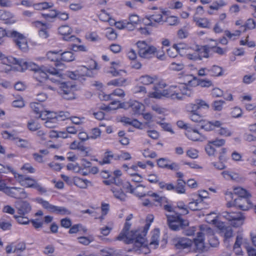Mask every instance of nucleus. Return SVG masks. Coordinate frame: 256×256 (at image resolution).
Here are the masks:
<instances>
[{"mask_svg": "<svg viewBox=\"0 0 256 256\" xmlns=\"http://www.w3.org/2000/svg\"><path fill=\"white\" fill-rule=\"evenodd\" d=\"M132 218V214L128 215L126 218V222L124 227L116 238L118 240H123L127 244H133V249L134 250H138L142 246L148 245L146 242L145 236L150 226V223H146L142 228H140L136 230H131L129 232L131 224L128 222Z\"/></svg>", "mask_w": 256, "mask_h": 256, "instance_id": "1", "label": "nucleus"}, {"mask_svg": "<svg viewBox=\"0 0 256 256\" xmlns=\"http://www.w3.org/2000/svg\"><path fill=\"white\" fill-rule=\"evenodd\" d=\"M20 66L39 74L44 78H48V74H57L56 69L54 68H48L44 66H40L33 62L24 60H20Z\"/></svg>", "mask_w": 256, "mask_h": 256, "instance_id": "2", "label": "nucleus"}, {"mask_svg": "<svg viewBox=\"0 0 256 256\" xmlns=\"http://www.w3.org/2000/svg\"><path fill=\"white\" fill-rule=\"evenodd\" d=\"M222 122L220 120H213L208 121L201 124V128L206 131H210L219 128L218 134L223 136H230L232 133L227 128L222 127Z\"/></svg>", "mask_w": 256, "mask_h": 256, "instance_id": "3", "label": "nucleus"}, {"mask_svg": "<svg viewBox=\"0 0 256 256\" xmlns=\"http://www.w3.org/2000/svg\"><path fill=\"white\" fill-rule=\"evenodd\" d=\"M138 48V56L144 59H150L154 56L156 48L152 45L148 44L145 41H139L137 42Z\"/></svg>", "mask_w": 256, "mask_h": 256, "instance_id": "4", "label": "nucleus"}, {"mask_svg": "<svg viewBox=\"0 0 256 256\" xmlns=\"http://www.w3.org/2000/svg\"><path fill=\"white\" fill-rule=\"evenodd\" d=\"M220 216L230 222V224L234 227H239L244 224V217L240 212L224 211L220 214Z\"/></svg>", "mask_w": 256, "mask_h": 256, "instance_id": "5", "label": "nucleus"}, {"mask_svg": "<svg viewBox=\"0 0 256 256\" xmlns=\"http://www.w3.org/2000/svg\"><path fill=\"white\" fill-rule=\"evenodd\" d=\"M190 49L194 51L192 53H189L186 54L188 59L194 60H201L202 58H208V49L206 46H200L195 45L190 47Z\"/></svg>", "mask_w": 256, "mask_h": 256, "instance_id": "6", "label": "nucleus"}, {"mask_svg": "<svg viewBox=\"0 0 256 256\" xmlns=\"http://www.w3.org/2000/svg\"><path fill=\"white\" fill-rule=\"evenodd\" d=\"M8 34H10V37L13 38V40L18 48L24 52L28 50L27 40L23 34L14 30H12Z\"/></svg>", "mask_w": 256, "mask_h": 256, "instance_id": "7", "label": "nucleus"}, {"mask_svg": "<svg viewBox=\"0 0 256 256\" xmlns=\"http://www.w3.org/2000/svg\"><path fill=\"white\" fill-rule=\"evenodd\" d=\"M164 12L160 10L154 14L146 16L144 19L145 25L156 26L158 24H162L164 22L163 19Z\"/></svg>", "mask_w": 256, "mask_h": 256, "instance_id": "8", "label": "nucleus"}, {"mask_svg": "<svg viewBox=\"0 0 256 256\" xmlns=\"http://www.w3.org/2000/svg\"><path fill=\"white\" fill-rule=\"evenodd\" d=\"M4 193L9 196L16 199H24L28 197L25 190L20 187H8L5 188Z\"/></svg>", "mask_w": 256, "mask_h": 256, "instance_id": "9", "label": "nucleus"}, {"mask_svg": "<svg viewBox=\"0 0 256 256\" xmlns=\"http://www.w3.org/2000/svg\"><path fill=\"white\" fill-rule=\"evenodd\" d=\"M172 242L175 248L180 251H190L192 244V240L186 238H175L172 240Z\"/></svg>", "mask_w": 256, "mask_h": 256, "instance_id": "10", "label": "nucleus"}, {"mask_svg": "<svg viewBox=\"0 0 256 256\" xmlns=\"http://www.w3.org/2000/svg\"><path fill=\"white\" fill-rule=\"evenodd\" d=\"M228 207L236 206L242 210H247L252 206L248 198H235L233 202L227 203Z\"/></svg>", "mask_w": 256, "mask_h": 256, "instance_id": "11", "label": "nucleus"}, {"mask_svg": "<svg viewBox=\"0 0 256 256\" xmlns=\"http://www.w3.org/2000/svg\"><path fill=\"white\" fill-rule=\"evenodd\" d=\"M217 227L219 229V234L224 238V241L226 245L228 246L229 242L234 237L233 230L230 226L224 225L223 222L218 223Z\"/></svg>", "mask_w": 256, "mask_h": 256, "instance_id": "12", "label": "nucleus"}, {"mask_svg": "<svg viewBox=\"0 0 256 256\" xmlns=\"http://www.w3.org/2000/svg\"><path fill=\"white\" fill-rule=\"evenodd\" d=\"M14 178L22 186L34 188L37 182L30 176L13 172Z\"/></svg>", "mask_w": 256, "mask_h": 256, "instance_id": "13", "label": "nucleus"}, {"mask_svg": "<svg viewBox=\"0 0 256 256\" xmlns=\"http://www.w3.org/2000/svg\"><path fill=\"white\" fill-rule=\"evenodd\" d=\"M163 96L173 100H182V96L179 92V88L176 86H171L168 89L164 90Z\"/></svg>", "mask_w": 256, "mask_h": 256, "instance_id": "14", "label": "nucleus"}, {"mask_svg": "<svg viewBox=\"0 0 256 256\" xmlns=\"http://www.w3.org/2000/svg\"><path fill=\"white\" fill-rule=\"evenodd\" d=\"M166 216L168 226L172 230H178L180 228H182L184 226H186L188 225V222H186L176 220V217H174L170 215H167Z\"/></svg>", "mask_w": 256, "mask_h": 256, "instance_id": "15", "label": "nucleus"}, {"mask_svg": "<svg viewBox=\"0 0 256 256\" xmlns=\"http://www.w3.org/2000/svg\"><path fill=\"white\" fill-rule=\"evenodd\" d=\"M15 206L18 214L26 215L32 210V206L27 201H18Z\"/></svg>", "mask_w": 256, "mask_h": 256, "instance_id": "16", "label": "nucleus"}, {"mask_svg": "<svg viewBox=\"0 0 256 256\" xmlns=\"http://www.w3.org/2000/svg\"><path fill=\"white\" fill-rule=\"evenodd\" d=\"M72 31L71 28L68 26H62L58 28V32L64 36L63 38L64 40L80 42V39L75 37L74 36H68V35L71 34Z\"/></svg>", "mask_w": 256, "mask_h": 256, "instance_id": "17", "label": "nucleus"}, {"mask_svg": "<svg viewBox=\"0 0 256 256\" xmlns=\"http://www.w3.org/2000/svg\"><path fill=\"white\" fill-rule=\"evenodd\" d=\"M188 82L189 84L192 86H200L203 88H208L212 85V81L206 79H198L194 76H189Z\"/></svg>", "mask_w": 256, "mask_h": 256, "instance_id": "18", "label": "nucleus"}, {"mask_svg": "<svg viewBox=\"0 0 256 256\" xmlns=\"http://www.w3.org/2000/svg\"><path fill=\"white\" fill-rule=\"evenodd\" d=\"M202 232H198L197 234V236L194 240V242L196 249L199 252L203 251L205 248L204 242V232L206 230H202L200 228Z\"/></svg>", "mask_w": 256, "mask_h": 256, "instance_id": "19", "label": "nucleus"}, {"mask_svg": "<svg viewBox=\"0 0 256 256\" xmlns=\"http://www.w3.org/2000/svg\"><path fill=\"white\" fill-rule=\"evenodd\" d=\"M128 106L131 108L134 114H141L144 110L145 106L142 103L136 100H130L128 102Z\"/></svg>", "mask_w": 256, "mask_h": 256, "instance_id": "20", "label": "nucleus"}, {"mask_svg": "<svg viewBox=\"0 0 256 256\" xmlns=\"http://www.w3.org/2000/svg\"><path fill=\"white\" fill-rule=\"evenodd\" d=\"M222 174L226 180L240 182L244 180V178L240 174L232 171H224Z\"/></svg>", "mask_w": 256, "mask_h": 256, "instance_id": "21", "label": "nucleus"}, {"mask_svg": "<svg viewBox=\"0 0 256 256\" xmlns=\"http://www.w3.org/2000/svg\"><path fill=\"white\" fill-rule=\"evenodd\" d=\"M244 242V239L242 234H238L236 236V242L234 244L233 249L236 255H242L243 252L241 249V246Z\"/></svg>", "mask_w": 256, "mask_h": 256, "instance_id": "22", "label": "nucleus"}, {"mask_svg": "<svg viewBox=\"0 0 256 256\" xmlns=\"http://www.w3.org/2000/svg\"><path fill=\"white\" fill-rule=\"evenodd\" d=\"M138 80L144 85L155 84L158 81L156 76L143 75L139 78Z\"/></svg>", "mask_w": 256, "mask_h": 256, "instance_id": "23", "label": "nucleus"}, {"mask_svg": "<svg viewBox=\"0 0 256 256\" xmlns=\"http://www.w3.org/2000/svg\"><path fill=\"white\" fill-rule=\"evenodd\" d=\"M194 21L196 22V26L202 28H209L210 26V21L206 18H199L194 16Z\"/></svg>", "mask_w": 256, "mask_h": 256, "instance_id": "24", "label": "nucleus"}, {"mask_svg": "<svg viewBox=\"0 0 256 256\" xmlns=\"http://www.w3.org/2000/svg\"><path fill=\"white\" fill-rule=\"evenodd\" d=\"M73 181L74 185L80 188H86L88 186H92V182L90 180L78 176L74 177Z\"/></svg>", "mask_w": 256, "mask_h": 256, "instance_id": "25", "label": "nucleus"}, {"mask_svg": "<svg viewBox=\"0 0 256 256\" xmlns=\"http://www.w3.org/2000/svg\"><path fill=\"white\" fill-rule=\"evenodd\" d=\"M61 89L60 93L62 94L66 99L70 100L74 98L73 93L71 88H68L64 83L61 84Z\"/></svg>", "mask_w": 256, "mask_h": 256, "instance_id": "26", "label": "nucleus"}, {"mask_svg": "<svg viewBox=\"0 0 256 256\" xmlns=\"http://www.w3.org/2000/svg\"><path fill=\"white\" fill-rule=\"evenodd\" d=\"M14 15L10 12L0 10V19L5 20L6 23H14L15 20L12 19Z\"/></svg>", "mask_w": 256, "mask_h": 256, "instance_id": "27", "label": "nucleus"}, {"mask_svg": "<svg viewBox=\"0 0 256 256\" xmlns=\"http://www.w3.org/2000/svg\"><path fill=\"white\" fill-rule=\"evenodd\" d=\"M186 136L190 140L196 141L200 138V134L197 130L191 128L190 127L186 130Z\"/></svg>", "mask_w": 256, "mask_h": 256, "instance_id": "28", "label": "nucleus"}, {"mask_svg": "<svg viewBox=\"0 0 256 256\" xmlns=\"http://www.w3.org/2000/svg\"><path fill=\"white\" fill-rule=\"evenodd\" d=\"M20 60H16L14 58L10 56H5L2 58V64L3 65L12 66L14 64H18L20 66Z\"/></svg>", "mask_w": 256, "mask_h": 256, "instance_id": "29", "label": "nucleus"}, {"mask_svg": "<svg viewBox=\"0 0 256 256\" xmlns=\"http://www.w3.org/2000/svg\"><path fill=\"white\" fill-rule=\"evenodd\" d=\"M256 27V22L252 18H250L246 20L244 24L240 26V28L242 29L243 32H245L246 30H253Z\"/></svg>", "mask_w": 256, "mask_h": 256, "instance_id": "30", "label": "nucleus"}, {"mask_svg": "<svg viewBox=\"0 0 256 256\" xmlns=\"http://www.w3.org/2000/svg\"><path fill=\"white\" fill-rule=\"evenodd\" d=\"M151 238L150 242V245H154L155 246H158L159 243L160 232L158 230L155 229L152 232Z\"/></svg>", "mask_w": 256, "mask_h": 256, "instance_id": "31", "label": "nucleus"}, {"mask_svg": "<svg viewBox=\"0 0 256 256\" xmlns=\"http://www.w3.org/2000/svg\"><path fill=\"white\" fill-rule=\"evenodd\" d=\"M112 193L114 194V196L120 200V201H125L126 198V195L122 192L121 188H112L111 189Z\"/></svg>", "mask_w": 256, "mask_h": 256, "instance_id": "32", "label": "nucleus"}, {"mask_svg": "<svg viewBox=\"0 0 256 256\" xmlns=\"http://www.w3.org/2000/svg\"><path fill=\"white\" fill-rule=\"evenodd\" d=\"M208 72L212 76H220L222 74V69L221 67L214 65L212 68L208 70Z\"/></svg>", "mask_w": 256, "mask_h": 256, "instance_id": "33", "label": "nucleus"}, {"mask_svg": "<svg viewBox=\"0 0 256 256\" xmlns=\"http://www.w3.org/2000/svg\"><path fill=\"white\" fill-rule=\"evenodd\" d=\"M186 182L182 179L177 180L176 185L174 186V190L178 194H184Z\"/></svg>", "mask_w": 256, "mask_h": 256, "instance_id": "34", "label": "nucleus"}, {"mask_svg": "<svg viewBox=\"0 0 256 256\" xmlns=\"http://www.w3.org/2000/svg\"><path fill=\"white\" fill-rule=\"evenodd\" d=\"M234 192L236 198H248L250 194L244 189L240 188H236L234 189Z\"/></svg>", "mask_w": 256, "mask_h": 256, "instance_id": "35", "label": "nucleus"}, {"mask_svg": "<svg viewBox=\"0 0 256 256\" xmlns=\"http://www.w3.org/2000/svg\"><path fill=\"white\" fill-rule=\"evenodd\" d=\"M86 70L87 68L86 66H81L78 70L74 72H69L68 76L70 78H71L72 80H76L79 78L80 76H84V75H87L88 74L86 72L82 74L79 73L80 71H83L84 72Z\"/></svg>", "mask_w": 256, "mask_h": 256, "instance_id": "36", "label": "nucleus"}, {"mask_svg": "<svg viewBox=\"0 0 256 256\" xmlns=\"http://www.w3.org/2000/svg\"><path fill=\"white\" fill-rule=\"evenodd\" d=\"M202 199L196 200L188 203V208L192 210H199L202 208Z\"/></svg>", "mask_w": 256, "mask_h": 256, "instance_id": "37", "label": "nucleus"}, {"mask_svg": "<svg viewBox=\"0 0 256 256\" xmlns=\"http://www.w3.org/2000/svg\"><path fill=\"white\" fill-rule=\"evenodd\" d=\"M36 202L38 204H40L44 208L50 212H52L54 205L51 204L48 202L40 198H36Z\"/></svg>", "mask_w": 256, "mask_h": 256, "instance_id": "38", "label": "nucleus"}, {"mask_svg": "<svg viewBox=\"0 0 256 256\" xmlns=\"http://www.w3.org/2000/svg\"><path fill=\"white\" fill-rule=\"evenodd\" d=\"M62 50L60 51H50L46 54V58L52 62H57L60 58V52Z\"/></svg>", "mask_w": 256, "mask_h": 256, "instance_id": "39", "label": "nucleus"}, {"mask_svg": "<svg viewBox=\"0 0 256 256\" xmlns=\"http://www.w3.org/2000/svg\"><path fill=\"white\" fill-rule=\"evenodd\" d=\"M32 6L36 10H42L52 8L53 6V4L52 3L43 2L38 4H33Z\"/></svg>", "mask_w": 256, "mask_h": 256, "instance_id": "40", "label": "nucleus"}, {"mask_svg": "<svg viewBox=\"0 0 256 256\" xmlns=\"http://www.w3.org/2000/svg\"><path fill=\"white\" fill-rule=\"evenodd\" d=\"M128 106V104L127 103H120L119 101H113L110 104L108 108L110 110H116L118 108H126Z\"/></svg>", "mask_w": 256, "mask_h": 256, "instance_id": "41", "label": "nucleus"}, {"mask_svg": "<svg viewBox=\"0 0 256 256\" xmlns=\"http://www.w3.org/2000/svg\"><path fill=\"white\" fill-rule=\"evenodd\" d=\"M30 107L32 110L36 114H39L38 117L44 120V118H42V115L44 114V112H42L40 110L41 104L37 102H31L30 104Z\"/></svg>", "mask_w": 256, "mask_h": 256, "instance_id": "42", "label": "nucleus"}, {"mask_svg": "<svg viewBox=\"0 0 256 256\" xmlns=\"http://www.w3.org/2000/svg\"><path fill=\"white\" fill-rule=\"evenodd\" d=\"M52 212L61 215H69L71 214L70 211L65 207L56 206H54Z\"/></svg>", "mask_w": 256, "mask_h": 256, "instance_id": "43", "label": "nucleus"}, {"mask_svg": "<svg viewBox=\"0 0 256 256\" xmlns=\"http://www.w3.org/2000/svg\"><path fill=\"white\" fill-rule=\"evenodd\" d=\"M60 58L64 62H71L74 60V56L72 52H60Z\"/></svg>", "mask_w": 256, "mask_h": 256, "instance_id": "44", "label": "nucleus"}, {"mask_svg": "<svg viewBox=\"0 0 256 256\" xmlns=\"http://www.w3.org/2000/svg\"><path fill=\"white\" fill-rule=\"evenodd\" d=\"M152 197L153 198V200L157 202L160 206H162V204L167 202V198L164 196H160L159 195L156 193H152V194L148 193L147 194Z\"/></svg>", "mask_w": 256, "mask_h": 256, "instance_id": "45", "label": "nucleus"}, {"mask_svg": "<svg viewBox=\"0 0 256 256\" xmlns=\"http://www.w3.org/2000/svg\"><path fill=\"white\" fill-rule=\"evenodd\" d=\"M189 86L182 85L180 88H179V92L182 96V100L184 96H190L192 94V90L188 88Z\"/></svg>", "mask_w": 256, "mask_h": 256, "instance_id": "46", "label": "nucleus"}, {"mask_svg": "<svg viewBox=\"0 0 256 256\" xmlns=\"http://www.w3.org/2000/svg\"><path fill=\"white\" fill-rule=\"evenodd\" d=\"M126 82V79L122 78L112 80L108 82V86H120L124 84Z\"/></svg>", "mask_w": 256, "mask_h": 256, "instance_id": "47", "label": "nucleus"}, {"mask_svg": "<svg viewBox=\"0 0 256 256\" xmlns=\"http://www.w3.org/2000/svg\"><path fill=\"white\" fill-rule=\"evenodd\" d=\"M251 154L248 159L250 164L256 166V146H250Z\"/></svg>", "mask_w": 256, "mask_h": 256, "instance_id": "48", "label": "nucleus"}, {"mask_svg": "<svg viewBox=\"0 0 256 256\" xmlns=\"http://www.w3.org/2000/svg\"><path fill=\"white\" fill-rule=\"evenodd\" d=\"M145 186L143 185L140 184L137 186L136 188H134V191L132 194L135 195L142 197L146 196V191L144 190Z\"/></svg>", "mask_w": 256, "mask_h": 256, "instance_id": "49", "label": "nucleus"}, {"mask_svg": "<svg viewBox=\"0 0 256 256\" xmlns=\"http://www.w3.org/2000/svg\"><path fill=\"white\" fill-rule=\"evenodd\" d=\"M14 218L20 224H28L30 222L28 218L25 216V215L15 214L14 216Z\"/></svg>", "mask_w": 256, "mask_h": 256, "instance_id": "50", "label": "nucleus"}, {"mask_svg": "<svg viewBox=\"0 0 256 256\" xmlns=\"http://www.w3.org/2000/svg\"><path fill=\"white\" fill-rule=\"evenodd\" d=\"M78 242L84 246H88L90 242L94 240V238L92 236H80L78 238Z\"/></svg>", "mask_w": 256, "mask_h": 256, "instance_id": "51", "label": "nucleus"}, {"mask_svg": "<svg viewBox=\"0 0 256 256\" xmlns=\"http://www.w3.org/2000/svg\"><path fill=\"white\" fill-rule=\"evenodd\" d=\"M242 30V29L240 30H236L234 32L232 33L230 31L226 30L224 32V36L229 39L234 40H235L236 37H238L240 35Z\"/></svg>", "mask_w": 256, "mask_h": 256, "instance_id": "52", "label": "nucleus"}, {"mask_svg": "<svg viewBox=\"0 0 256 256\" xmlns=\"http://www.w3.org/2000/svg\"><path fill=\"white\" fill-rule=\"evenodd\" d=\"M184 68V64L182 62H172L169 66V68L170 70H174V71H180L182 70Z\"/></svg>", "mask_w": 256, "mask_h": 256, "instance_id": "53", "label": "nucleus"}, {"mask_svg": "<svg viewBox=\"0 0 256 256\" xmlns=\"http://www.w3.org/2000/svg\"><path fill=\"white\" fill-rule=\"evenodd\" d=\"M114 156L112 152H106L104 154V156L102 161L100 162V164L102 165L104 164H109L110 162V160L113 158Z\"/></svg>", "mask_w": 256, "mask_h": 256, "instance_id": "54", "label": "nucleus"}, {"mask_svg": "<svg viewBox=\"0 0 256 256\" xmlns=\"http://www.w3.org/2000/svg\"><path fill=\"white\" fill-rule=\"evenodd\" d=\"M58 11L55 10H50L48 12L42 14V16L47 20L56 17Z\"/></svg>", "mask_w": 256, "mask_h": 256, "instance_id": "55", "label": "nucleus"}, {"mask_svg": "<svg viewBox=\"0 0 256 256\" xmlns=\"http://www.w3.org/2000/svg\"><path fill=\"white\" fill-rule=\"evenodd\" d=\"M205 150L206 154L210 156H214L216 154V150L212 145L208 142L207 144L205 146Z\"/></svg>", "mask_w": 256, "mask_h": 256, "instance_id": "56", "label": "nucleus"}, {"mask_svg": "<svg viewBox=\"0 0 256 256\" xmlns=\"http://www.w3.org/2000/svg\"><path fill=\"white\" fill-rule=\"evenodd\" d=\"M16 144L18 146L22 148H31L30 143L26 140L18 138Z\"/></svg>", "mask_w": 256, "mask_h": 256, "instance_id": "57", "label": "nucleus"}, {"mask_svg": "<svg viewBox=\"0 0 256 256\" xmlns=\"http://www.w3.org/2000/svg\"><path fill=\"white\" fill-rule=\"evenodd\" d=\"M164 22H166L170 26H175L178 24V20L176 16H170L164 20Z\"/></svg>", "mask_w": 256, "mask_h": 256, "instance_id": "58", "label": "nucleus"}, {"mask_svg": "<svg viewBox=\"0 0 256 256\" xmlns=\"http://www.w3.org/2000/svg\"><path fill=\"white\" fill-rule=\"evenodd\" d=\"M26 249V243L24 242H20L18 243L14 248V252L16 253L23 252Z\"/></svg>", "mask_w": 256, "mask_h": 256, "instance_id": "59", "label": "nucleus"}, {"mask_svg": "<svg viewBox=\"0 0 256 256\" xmlns=\"http://www.w3.org/2000/svg\"><path fill=\"white\" fill-rule=\"evenodd\" d=\"M194 102L198 106V110L202 108L208 109L209 108L208 104H207L206 101L202 100L196 99Z\"/></svg>", "mask_w": 256, "mask_h": 256, "instance_id": "60", "label": "nucleus"}, {"mask_svg": "<svg viewBox=\"0 0 256 256\" xmlns=\"http://www.w3.org/2000/svg\"><path fill=\"white\" fill-rule=\"evenodd\" d=\"M28 128L30 131H36L40 128V124L34 120H30L28 123Z\"/></svg>", "mask_w": 256, "mask_h": 256, "instance_id": "61", "label": "nucleus"}, {"mask_svg": "<svg viewBox=\"0 0 256 256\" xmlns=\"http://www.w3.org/2000/svg\"><path fill=\"white\" fill-rule=\"evenodd\" d=\"M100 134L101 131L98 128H94L92 130L90 135V139H96L100 136Z\"/></svg>", "mask_w": 256, "mask_h": 256, "instance_id": "62", "label": "nucleus"}, {"mask_svg": "<svg viewBox=\"0 0 256 256\" xmlns=\"http://www.w3.org/2000/svg\"><path fill=\"white\" fill-rule=\"evenodd\" d=\"M154 92L149 93L148 96L150 98H161L163 96V90H154Z\"/></svg>", "mask_w": 256, "mask_h": 256, "instance_id": "63", "label": "nucleus"}, {"mask_svg": "<svg viewBox=\"0 0 256 256\" xmlns=\"http://www.w3.org/2000/svg\"><path fill=\"white\" fill-rule=\"evenodd\" d=\"M190 118L195 122H200L202 120V116L196 112L190 113Z\"/></svg>", "mask_w": 256, "mask_h": 256, "instance_id": "64", "label": "nucleus"}]
</instances>
